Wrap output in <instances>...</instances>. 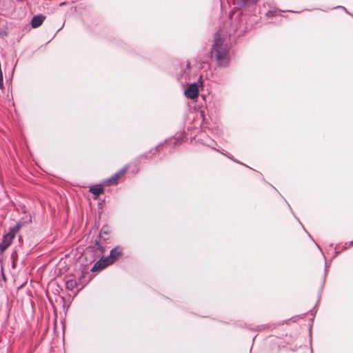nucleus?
<instances>
[{"mask_svg":"<svg viewBox=\"0 0 353 353\" xmlns=\"http://www.w3.org/2000/svg\"><path fill=\"white\" fill-rule=\"evenodd\" d=\"M211 56L214 57L219 66L225 67L230 61L229 47L224 42L221 32H216L211 49Z\"/></svg>","mask_w":353,"mask_h":353,"instance_id":"obj_1","label":"nucleus"},{"mask_svg":"<svg viewBox=\"0 0 353 353\" xmlns=\"http://www.w3.org/2000/svg\"><path fill=\"white\" fill-rule=\"evenodd\" d=\"M123 255V248L121 246H116L111 250L109 256L101 257L92 268V271L101 270L107 266L112 264Z\"/></svg>","mask_w":353,"mask_h":353,"instance_id":"obj_2","label":"nucleus"},{"mask_svg":"<svg viewBox=\"0 0 353 353\" xmlns=\"http://www.w3.org/2000/svg\"><path fill=\"white\" fill-rule=\"evenodd\" d=\"M105 251V248L100 244L99 240L96 239L94 244L92 246L88 248L87 252H94V254L97 256V257H101Z\"/></svg>","mask_w":353,"mask_h":353,"instance_id":"obj_3","label":"nucleus"},{"mask_svg":"<svg viewBox=\"0 0 353 353\" xmlns=\"http://www.w3.org/2000/svg\"><path fill=\"white\" fill-rule=\"evenodd\" d=\"M199 94V88L196 83L190 84L185 91V95L187 98L194 99Z\"/></svg>","mask_w":353,"mask_h":353,"instance_id":"obj_4","label":"nucleus"},{"mask_svg":"<svg viewBox=\"0 0 353 353\" xmlns=\"http://www.w3.org/2000/svg\"><path fill=\"white\" fill-rule=\"evenodd\" d=\"M127 168H124L121 170L118 171L114 175H112L110 178L105 180V183L107 185H112L117 183V181L125 174L126 172Z\"/></svg>","mask_w":353,"mask_h":353,"instance_id":"obj_5","label":"nucleus"},{"mask_svg":"<svg viewBox=\"0 0 353 353\" xmlns=\"http://www.w3.org/2000/svg\"><path fill=\"white\" fill-rule=\"evenodd\" d=\"M13 239L7 234L4 235L0 243V252H3L12 243Z\"/></svg>","mask_w":353,"mask_h":353,"instance_id":"obj_6","label":"nucleus"},{"mask_svg":"<svg viewBox=\"0 0 353 353\" xmlns=\"http://www.w3.org/2000/svg\"><path fill=\"white\" fill-rule=\"evenodd\" d=\"M44 19L45 17L41 14L34 16L31 20V26L33 28H37L39 27L43 23Z\"/></svg>","mask_w":353,"mask_h":353,"instance_id":"obj_7","label":"nucleus"},{"mask_svg":"<svg viewBox=\"0 0 353 353\" xmlns=\"http://www.w3.org/2000/svg\"><path fill=\"white\" fill-rule=\"evenodd\" d=\"M78 286V282L73 276H69L65 281V288L68 290H72Z\"/></svg>","mask_w":353,"mask_h":353,"instance_id":"obj_8","label":"nucleus"},{"mask_svg":"<svg viewBox=\"0 0 353 353\" xmlns=\"http://www.w3.org/2000/svg\"><path fill=\"white\" fill-rule=\"evenodd\" d=\"M23 225L22 222L17 223L14 227L10 228L9 232L7 234L8 236H10L14 239L16 234L19 231Z\"/></svg>","mask_w":353,"mask_h":353,"instance_id":"obj_9","label":"nucleus"},{"mask_svg":"<svg viewBox=\"0 0 353 353\" xmlns=\"http://www.w3.org/2000/svg\"><path fill=\"white\" fill-rule=\"evenodd\" d=\"M90 192L97 197L103 192V188L101 185H96L91 187L90 188Z\"/></svg>","mask_w":353,"mask_h":353,"instance_id":"obj_10","label":"nucleus"},{"mask_svg":"<svg viewBox=\"0 0 353 353\" xmlns=\"http://www.w3.org/2000/svg\"><path fill=\"white\" fill-rule=\"evenodd\" d=\"M240 6L245 7L255 4L258 0H237Z\"/></svg>","mask_w":353,"mask_h":353,"instance_id":"obj_11","label":"nucleus"},{"mask_svg":"<svg viewBox=\"0 0 353 353\" xmlns=\"http://www.w3.org/2000/svg\"><path fill=\"white\" fill-rule=\"evenodd\" d=\"M87 273H88L87 272L82 271L81 276L79 278V284H81L82 285V287H83L85 285V284L82 283L81 279L84 277L85 274H87Z\"/></svg>","mask_w":353,"mask_h":353,"instance_id":"obj_12","label":"nucleus"},{"mask_svg":"<svg viewBox=\"0 0 353 353\" xmlns=\"http://www.w3.org/2000/svg\"><path fill=\"white\" fill-rule=\"evenodd\" d=\"M185 66H186V70H189V69H190V62H189V61H187V62L185 63Z\"/></svg>","mask_w":353,"mask_h":353,"instance_id":"obj_13","label":"nucleus"},{"mask_svg":"<svg viewBox=\"0 0 353 353\" xmlns=\"http://www.w3.org/2000/svg\"><path fill=\"white\" fill-rule=\"evenodd\" d=\"M102 232H104L105 234H108L107 230H105V231L101 230V233H100V235L102 234Z\"/></svg>","mask_w":353,"mask_h":353,"instance_id":"obj_14","label":"nucleus"},{"mask_svg":"<svg viewBox=\"0 0 353 353\" xmlns=\"http://www.w3.org/2000/svg\"><path fill=\"white\" fill-rule=\"evenodd\" d=\"M183 74H186V70H185L183 71Z\"/></svg>","mask_w":353,"mask_h":353,"instance_id":"obj_15","label":"nucleus"}]
</instances>
